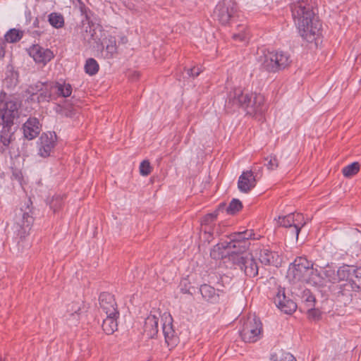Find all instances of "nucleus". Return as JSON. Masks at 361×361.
Returning a JSON list of instances; mask_svg holds the SVG:
<instances>
[{
    "instance_id": "obj_1",
    "label": "nucleus",
    "mask_w": 361,
    "mask_h": 361,
    "mask_svg": "<svg viewBox=\"0 0 361 361\" xmlns=\"http://www.w3.org/2000/svg\"><path fill=\"white\" fill-rule=\"evenodd\" d=\"M290 9L301 36L307 42L313 41L315 35L319 34L322 25L315 17L310 2L290 6Z\"/></svg>"
},
{
    "instance_id": "obj_2",
    "label": "nucleus",
    "mask_w": 361,
    "mask_h": 361,
    "mask_svg": "<svg viewBox=\"0 0 361 361\" xmlns=\"http://www.w3.org/2000/svg\"><path fill=\"white\" fill-rule=\"evenodd\" d=\"M161 318L162 324V332L164 336L165 342L168 347L173 348L178 343V337L173 329V318L170 314L165 312L162 315L157 310L151 311L150 314L145 318L143 329L144 333L148 338H154L159 331V321Z\"/></svg>"
},
{
    "instance_id": "obj_3",
    "label": "nucleus",
    "mask_w": 361,
    "mask_h": 361,
    "mask_svg": "<svg viewBox=\"0 0 361 361\" xmlns=\"http://www.w3.org/2000/svg\"><path fill=\"white\" fill-rule=\"evenodd\" d=\"M312 263L306 258L298 257L289 267L287 277L293 283L304 282L307 275L312 272Z\"/></svg>"
},
{
    "instance_id": "obj_4",
    "label": "nucleus",
    "mask_w": 361,
    "mask_h": 361,
    "mask_svg": "<svg viewBox=\"0 0 361 361\" xmlns=\"http://www.w3.org/2000/svg\"><path fill=\"white\" fill-rule=\"evenodd\" d=\"M214 17L226 25L232 22L238 16V6L234 0H222L218 3L214 11Z\"/></svg>"
},
{
    "instance_id": "obj_5",
    "label": "nucleus",
    "mask_w": 361,
    "mask_h": 361,
    "mask_svg": "<svg viewBox=\"0 0 361 361\" xmlns=\"http://www.w3.org/2000/svg\"><path fill=\"white\" fill-rule=\"evenodd\" d=\"M262 336V324L255 316H249L240 331L242 339L247 343H255Z\"/></svg>"
},
{
    "instance_id": "obj_6",
    "label": "nucleus",
    "mask_w": 361,
    "mask_h": 361,
    "mask_svg": "<svg viewBox=\"0 0 361 361\" xmlns=\"http://www.w3.org/2000/svg\"><path fill=\"white\" fill-rule=\"evenodd\" d=\"M290 63V57L287 54L270 52L265 55L262 64L267 71L276 73L288 66Z\"/></svg>"
},
{
    "instance_id": "obj_7",
    "label": "nucleus",
    "mask_w": 361,
    "mask_h": 361,
    "mask_svg": "<svg viewBox=\"0 0 361 361\" xmlns=\"http://www.w3.org/2000/svg\"><path fill=\"white\" fill-rule=\"evenodd\" d=\"M30 204H24V208H20L18 214L19 218L16 221L15 232L20 240L25 239L30 234L31 226L33 223V218L30 214Z\"/></svg>"
},
{
    "instance_id": "obj_8",
    "label": "nucleus",
    "mask_w": 361,
    "mask_h": 361,
    "mask_svg": "<svg viewBox=\"0 0 361 361\" xmlns=\"http://www.w3.org/2000/svg\"><path fill=\"white\" fill-rule=\"evenodd\" d=\"M250 239H259V237L256 236L253 230H245L231 234L230 241L227 243L229 244L231 249H237L236 252H243L248 248Z\"/></svg>"
},
{
    "instance_id": "obj_9",
    "label": "nucleus",
    "mask_w": 361,
    "mask_h": 361,
    "mask_svg": "<svg viewBox=\"0 0 361 361\" xmlns=\"http://www.w3.org/2000/svg\"><path fill=\"white\" fill-rule=\"evenodd\" d=\"M56 135L54 133H42L37 142L38 154L43 158L49 157L56 146Z\"/></svg>"
},
{
    "instance_id": "obj_10",
    "label": "nucleus",
    "mask_w": 361,
    "mask_h": 361,
    "mask_svg": "<svg viewBox=\"0 0 361 361\" xmlns=\"http://www.w3.org/2000/svg\"><path fill=\"white\" fill-rule=\"evenodd\" d=\"M250 101L245 104V110L247 114L256 116L262 114L267 109L264 97L261 94L250 93Z\"/></svg>"
},
{
    "instance_id": "obj_11",
    "label": "nucleus",
    "mask_w": 361,
    "mask_h": 361,
    "mask_svg": "<svg viewBox=\"0 0 361 361\" xmlns=\"http://www.w3.org/2000/svg\"><path fill=\"white\" fill-rule=\"evenodd\" d=\"M236 264L249 277H255L258 274L259 268L253 256L250 253L238 257Z\"/></svg>"
},
{
    "instance_id": "obj_12",
    "label": "nucleus",
    "mask_w": 361,
    "mask_h": 361,
    "mask_svg": "<svg viewBox=\"0 0 361 361\" xmlns=\"http://www.w3.org/2000/svg\"><path fill=\"white\" fill-rule=\"evenodd\" d=\"M29 54L38 63L45 65L54 57L53 52L49 49H44L39 44H33L29 49Z\"/></svg>"
},
{
    "instance_id": "obj_13",
    "label": "nucleus",
    "mask_w": 361,
    "mask_h": 361,
    "mask_svg": "<svg viewBox=\"0 0 361 361\" xmlns=\"http://www.w3.org/2000/svg\"><path fill=\"white\" fill-rule=\"evenodd\" d=\"M17 113V106L13 102H7L0 109V125L11 126Z\"/></svg>"
},
{
    "instance_id": "obj_14",
    "label": "nucleus",
    "mask_w": 361,
    "mask_h": 361,
    "mask_svg": "<svg viewBox=\"0 0 361 361\" xmlns=\"http://www.w3.org/2000/svg\"><path fill=\"white\" fill-rule=\"evenodd\" d=\"M100 308L106 316H118V312L114 296L108 293H103L99 296Z\"/></svg>"
},
{
    "instance_id": "obj_15",
    "label": "nucleus",
    "mask_w": 361,
    "mask_h": 361,
    "mask_svg": "<svg viewBox=\"0 0 361 361\" xmlns=\"http://www.w3.org/2000/svg\"><path fill=\"white\" fill-rule=\"evenodd\" d=\"M274 302L276 306L286 314H291L297 309L296 303L286 298L283 289L279 290L274 298Z\"/></svg>"
},
{
    "instance_id": "obj_16",
    "label": "nucleus",
    "mask_w": 361,
    "mask_h": 361,
    "mask_svg": "<svg viewBox=\"0 0 361 361\" xmlns=\"http://www.w3.org/2000/svg\"><path fill=\"white\" fill-rule=\"evenodd\" d=\"M250 93L245 92L240 87L234 88L228 96V104L245 109L247 101H250Z\"/></svg>"
},
{
    "instance_id": "obj_17",
    "label": "nucleus",
    "mask_w": 361,
    "mask_h": 361,
    "mask_svg": "<svg viewBox=\"0 0 361 361\" xmlns=\"http://www.w3.org/2000/svg\"><path fill=\"white\" fill-rule=\"evenodd\" d=\"M24 137L31 140L35 138L41 131V125L36 118H29L23 126Z\"/></svg>"
},
{
    "instance_id": "obj_18",
    "label": "nucleus",
    "mask_w": 361,
    "mask_h": 361,
    "mask_svg": "<svg viewBox=\"0 0 361 361\" xmlns=\"http://www.w3.org/2000/svg\"><path fill=\"white\" fill-rule=\"evenodd\" d=\"M256 180L252 171L243 172L239 177L238 187L242 192H247L255 186Z\"/></svg>"
},
{
    "instance_id": "obj_19",
    "label": "nucleus",
    "mask_w": 361,
    "mask_h": 361,
    "mask_svg": "<svg viewBox=\"0 0 361 361\" xmlns=\"http://www.w3.org/2000/svg\"><path fill=\"white\" fill-rule=\"evenodd\" d=\"M82 38L85 42L90 46L94 47V44H99L101 43V38L97 33V31L93 28V25L91 26L90 23L87 25L82 26Z\"/></svg>"
},
{
    "instance_id": "obj_20",
    "label": "nucleus",
    "mask_w": 361,
    "mask_h": 361,
    "mask_svg": "<svg viewBox=\"0 0 361 361\" xmlns=\"http://www.w3.org/2000/svg\"><path fill=\"white\" fill-rule=\"evenodd\" d=\"M259 259L261 263L265 265L278 266L280 264V257L278 253L266 248L261 250Z\"/></svg>"
},
{
    "instance_id": "obj_21",
    "label": "nucleus",
    "mask_w": 361,
    "mask_h": 361,
    "mask_svg": "<svg viewBox=\"0 0 361 361\" xmlns=\"http://www.w3.org/2000/svg\"><path fill=\"white\" fill-rule=\"evenodd\" d=\"M53 94H56L58 97H68L72 93V86L69 83L65 82H50Z\"/></svg>"
},
{
    "instance_id": "obj_22",
    "label": "nucleus",
    "mask_w": 361,
    "mask_h": 361,
    "mask_svg": "<svg viewBox=\"0 0 361 361\" xmlns=\"http://www.w3.org/2000/svg\"><path fill=\"white\" fill-rule=\"evenodd\" d=\"M200 291L202 297L211 302H216L219 300V290L207 284H203L200 286Z\"/></svg>"
},
{
    "instance_id": "obj_23",
    "label": "nucleus",
    "mask_w": 361,
    "mask_h": 361,
    "mask_svg": "<svg viewBox=\"0 0 361 361\" xmlns=\"http://www.w3.org/2000/svg\"><path fill=\"white\" fill-rule=\"evenodd\" d=\"M304 282L314 286H324V279H323L321 271H318L317 269H314L313 267L312 272L307 275V277L305 279Z\"/></svg>"
},
{
    "instance_id": "obj_24",
    "label": "nucleus",
    "mask_w": 361,
    "mask_h": 361,
    "mask_svg": "<svg viewBox=\"0 0 361 361\" xmlns=\"http://www.w3.org/2000/svg\"><path fill=\"white\" fill-rule=\"evenodd\" d=\"M80 305L79 303L73 302L69 305L67 310L66 317L71 324H76L80 318Z\"/></svg>"
},
{
    "instance_id": "obj_25",
    "label": "nucleus",
    "mask_w": 361,
    "mask_h": 361,
    "mask_svg": "<svg viewBox=\"0 0 361 361\" xmlns=\"http://www.w3.org/2000/svg\"><path fill=\"white\" fill-rule=\"evenodd\" d=\"M118 316H106L102 324V329L106 334H112L117 329Z\"/></svg>"
},
{
    "instance_id": "obj_26",
    "label": "nucleus",
    "mask_w": 361,
    "mask_h": 361,
    "mask_svg": "<svg viewBox=\"0 0 361 361\" xmlns=\"http://www.w3.org/2000/svg\"><path fill=\"white\" fill-rule=\"evenodd\" d=\"M11 126H4L0 134V148L1 151H4L11 143L12 133L10 132Z\"/></svg>"
},
{
    "instance_id": "obj_27",
    "label": "nucleus",
    "mask_w": 361,
    "mask_h": 361,
    "mask_svg": "<svg viewBox=\"0 0 361 361\" xmlns=\"http://www.w3.org/2000/svg\"><path fill=\"white\" fill-rule=\"evenodd\" d=\"M227 249L231 250L227 241L219 243L214 246L211 250L210 255L214 259L222 258L226 255L224 251Z\"/></svg>"
},
{
    "instance_id": "obj_28",
    "label": "nucleus",
    "mask_w": 361,
    "mask_h": 361,
    "mask_svg": "<svg viewBox=\"0 0 361 361\" xmlns=\"http://www.w3.org/2000/svg\"><path fill=\"white\" fill-rule=\"evenodd\" d=\"M44 86L43 88H42V90H40L37 95V99L38 102H49L50 99H51L53 95V92L51 88H49L51 87L50 82H44Z\"/></svg>"
},
{
    "instance_id": "obj_29",
    "label": "nucleus",
    "mask_w": 361,
    "mask_h": 361,
    "mask_svg": "<svg viewBox=\"0 0 361 361\" xmlns=\"http://www.w3.org/2000/svg\"><path fill=\"white\" fill-rule=\"evenodd\" d=\"M104 58L111 59L117 53L116 40L114 37H110L106 42Z\"/></svg>"
},
{
    "instance_id": "obj_30",
    "label": "nucleus",
    "mask_w": 361,
    "mask_h": 361,
    "mask_svg": "<svg viewBox=\"0 0 361 361\" xmlns=\"http://www.w3.org/2000/svg\"><path fill=\"white\" fill-rule=\"evenodd\" d=\"M353 267L348 265L341 267L336 274L337 281L349 280L351 282Z\"/></svg>"
},
{
    "instance_id": "obj_31",
    "label": "nucleus",
    "mask_w": 361,
    "mask_h": 361,
    "mask_svg": "<svg viewBox=\"0 0 361 361\" xmlns=\"http://www.w3.org/2000/svg\"><path fill=\"white\" fill-rule=\"evenodd\" d=\"M23 36V32L13 28L9 30L4 35L3 38L6 42L15 43L21 39Z\"/></svg>"
},
{
    "instance_id": "obj_32",
    "label": "nucleus",
    "mask_w": 361,
    "mask_h": 361,
    "mask_svg": "<svg viewBox=\"0 0 361 361\" xmlns=\"http://www.w3.org/2000/svg\"><path fill=\"white\" fill-rule=\"evenodd\" d=\"M49 22L55 28H61L64 25V18L59 13H51L49 15Z\"/></svg>"
},
{
    "instance_id": "obj_33",
    "label": "nucleus",
    "mask_w": 361,
    "mask_h": 361,
    "mask_svg": "<svg viewBox=\"0 0 361 361\" xmlns=\"http://www.w3.org/2000/svg\"><path fill=\"white\" fill-rule=\"evenodd\" d=\"M4 85L8 89L14 88L18 84V73L10 71L4 80Z\"/></svg>"
},
{
    "instance_id": "obj_34",
    "label": "nucleus",
    "mask_w": 361,
    "mask_h": 361,
    "mask_svg": "<svg viewBox=\"0 0 361 361\" xmlns=\"http://www.w3.org/2000/svg\"><path fill=\"white\" fill-rule=\"evenodd\" d=\"M302 219V216L300 214H290L285 216L282 221L281 224L283 226L286 228H288L293 224H298V222H300V220Z\"/></svg>"
},
{
    "instance_id": "obj_35",
    "label": "nucleus",
    "mask_w": 361,
    "mask_h": 361,
    "mask_svg": "<svg viewBox=\"0 0 361 361\" xmlns=\"http://www.w3.org/2000/svg\"><path fill=\"white\" fill-rule=\"evenodd\" d=\"M360 169V164L359 162H353L342 169L343 175L346 178L352 177L357 174Z\"/></svg>"
},
{
    "instance_id": "obj_36",
    "label": "nucleus",
    "mask_w": 361,
    "mask_h": 361,
    "mask_svg": "<svg viewBox=\"0 0 361 361\" xmlns=\"http://www.w3.org/2000/svg\"><path fill=\"white\" fill-rule=\"evenodd\" d=\"M99 64L97 61L92 58L87 59L85 64V73L90 75H94L99 71Z\"/></svg>"
},
{
    "instance_id": "obj_37",
    "label": "nucleus",
    "mask_w": 361,
    "mask_h": 361,
    "mask_svg": "<svg viewBox=\"0 0 361 361\" xmlns=\"http://www.w3.org/2000/svg\"><path fill=\"white\" fill-rule=\"evenodd\" d=\"M351 283L354 288L361 290V267H353Z\"/></svg>"
},
{
    "instance_id": "obj_38",
    "label": "nucleus",
    "mask_w": 361,
    "mask_h": 361,
    "mask_svg": "<svg viewBox=\"0 0 361 361\" xmlns=\"http://www.w3.org/2000/svg\"><path fill=\"white\" fill-rule=\"evenodd\" d=\"M321 273L323 276V279H324V286L326 284V283H334L337 282L336 273L333 269L329 267L324 270H322Z\"/></svg>"
},
{
    "instance_id": "obj_39",
    "label": "nucleus",
    "mask_w": 361,
    "mask_h": 361,
    "mask_svg": "<svg viewBox=\"0 0 361 361\" xmlns=\"http://www.w3.org/2000/svg\"><path fill=\"white\" fill-rule=\"evenodd\" d=\"M44 82L38 81L35 84L30 85L27 90V93L32 96L37 95L39 92L42 90V88L44 86Z\"/></svg>"
},
{
    "instance_id": "obj_40",
    "label": "nucleus",
    "mask_w": 361,
    "mask_h": 361,
    "mask_svg": "<svg viewBox=\"0 0 361 361\" xmlns=\"http://www.w3.org/2000/svg\"><path fill=\"white\" fill-rule=\"evenodd\" d=\"M305 225V223L298 222V224H293V226L287 228V232L293 235L296 239L298 238L299 233L302 227Z\"/></svg>"
},
{
    "instance_id": "obj_41",
    "label": "nucleus",
    "mask_w": 361,
    "mask_h": 361,
    "mask_svg": "<svg viewBox=\"0 0 361 361\" xmlns=\"http://www.w3.org/2000/svg\"><path fill=\"white\" fill-rule=\"evenodd\" d=\"M152 172V166L148 160H144L140 165V173L142 176H146Z\"/></svg>"
},
{
    "instance_id": "obj_42",
    "label": "nucleus",
    "mask_w": 361,
    "mask_h": 361,
    "mask_svg": "<svg viewBox=\"0 0 361 361\" xmlns=\"http://www.w3.org/2000/svg\"><path fill=\"white\" fill-rule=\"evenodd\" d=\"M265 160L268 161L266 166L269 170L276 169L279 166V161L276 156L270 155L265 158Z\"/></svg>"
},
{
    "instance_id": "obj_43",
    "label": "nucleus",
    "mask_w": 361,
    "mask_h": 361,
    "mask_svg": "<svg viewBox=\"0 0 361 361\" xmlns=\"http://www.w3.org/2000/svg\"><path fill=\"white\" fill-rule=\"evenodd\" d=\"M243 208V204H228L225 209L228 214L234 215L240 212Z\"/></svg>"
},
{
    "instance_id": "obj_44",
    "label": "nucleus",
    "mask_w": 361,
    "mask_h": 361,
    "mask_svg": "<svg viewBox=\"0 0 361 361\" xmlns=\"http://www.w3.org/2000/svg\"><path fill=\"white\" fill-rule=\"evenodd\" d=\"M277 353L280 358L279 361H296L295 357L289 353L281 350Z\"/></svg>"
},
{
    "instance_id": "obj_45",
    "label": "nucleus",
    "mask_w": 361,
    "mask_h": 361,
    "mask_svg": "<svg viewBox=\"0 0 361 361\" xmlns=\"http://www.w3.org/2000/svg\"><path fill=\"white\" fill-rule=\"evenodd\" d=\"M202 71V70L201 69V68L193 67V68L188 70V74L190 76L195 78V77L198 76Z\"/></svg>"
},
{
    "instance_id": "obj_46",
    "label": "nucleus",
    "mask_w": 361,
    "mask_h": 361,
    "mask_svg": "<svg viewBox=\"0 0 361 361\" xmlns=\"http://www.w3.org/2000/svg\"><path fill=\"white\" fill-rule=\"evenodd\" d=\"M6 43L3 38H0V59H3L5 56Z\"/></svg>"
},
{
    "instance_id": "obj_47",
    "label": "nucleus",
    "mask_w": 361,
    "mask_h": 361,
    "mask_svg": "<svg viewBox=\"0 0 361 361\" xmlns=\"http://www.w3.org/2000/svg\"><path fill=\"white\" fill-rule=\"evenodd\" d=\"M233 38L235 40H239V41L243 42L246 39L247 35L245 32H239V33L233 34Z\"/></svg>"
},
{
    "instance_id": "obj_48",
    "label": "nucleus",
    "mask_w": 361,
    "mask_h": 361,
    "mask_svg": "<svg viewBox=\"0 0 361 361\" xmlns=\"http://www.w3.org/2000/svg\"><path fill=\"white\" fill-rule=\"evenodd\" d=\"M310 2V0H291L290 6H295Z\"/></svg>"
},
{
    "instance_id": "obj_49",
    "label": "nucleus",
    "mask_w": 361,
    "mask_h": 361,
    "mask_svg": "<svg viewBox=\"0 0 361 361\" xmlns=\"http://www.w3.org/2000/svg\"><path fill=\"white\" fill-rule=\"evenodd\" d=\"M277 358H279L277 353H274L271 354L270 361H277Z\"/></svg>"
},
{
    "instance_id": "obj_50",
    "label": "nucleus",
    "mask_w": 361,
    "mask_h": 361,
    "mask_svg": "<svg viewBox=\"0 0 361 361\" xmlns=\"http://www.w3.org/2000/svg\"><path fill=\"white\" fill-rule=\"evenodd\" d=\"M308 314L310 317H312L314 318H316L317 317V312L314 310H309Z\"/></svg>"
},
{
    "instance_id": "obj_51",
    "label": "nucleus",
    "mask_w": 361,
    "mask_h": 361,
    "mask_svg": "<svg viewBox=\"0 0 361 361\" xmlns=\"http://www.w3.org/2000/svg\"><path fill=\"white\" fill-rule=\"evenodd\" d=\"M216 218V214H209L206 216L207 221H213Z\"/></svg>"
},
{
    "instance_id": "obj_52",
    "label": "nucleus",
    "mask_w": 361,
    "mask_h": 361,
    "mask_svg": "<svg viewBox=\"0 0 361 361\" xmlns=\"http://www.w3.org/2000/svg\"><path fill=\"white\" fill-rule=\"evenodd\" d=\"M33 25L35 27H39V20L37 18H36L33 23Z\"/></svg>"
},
{
    "instance_id": "obj_53",
    "label": "nucleus",
    "mask_w": 361,
    "mask_h": 361,
    "mask_svg": "<svg viewBox=\"0 0 361 361\" xmlns=\"http://www.w3.org/2000/svg\"><path fill=\"white\" fill-rule=\"evenodd\" d=\"M230 203H242L238 199L233 198Z\"/></svg>"
},
{
    "instance_id": "obj_54",
    "label": "nucleus",
    "mask_w": 361,
    "mask_h": 361,
    "mask_svg": "<svg viewBox=\"0 0 361 361\" xmlns=\"http://www.w3.org/2000/svg\"><path fill=\"white\" fill-rule=\"evenodd\" d=\"M226 204H221L220 207H219V209H224V208H223L224 206H226Z\"/></svg>"
},
{
    "instance_id": "obj_55",
    "label": "nucleus",
    "mask_w": 361,
    "mask_h": 361,
    "mask_svg": "<svg viewBox=\"0 0 361 361\" xmlns=\"http://www.w3.org/2000/svg\"><path fill=\"white\" fill-rule=\"evenodd\" d=\"M37 35H39L41 32L36 31Z\"/></svg>"
},
{
    "instance_id": "obj_56",
    "label": "nucleus",
    "mask_w": 361,
    "mask_h": 361,
    "mask_svg": "<svg viewBox=\"0 0 361 361\" xmlns=\"http://www.w3.org/2000/svg\"><path fill=\"white\" fill-rule=\"evenodd\" d=\"M309 298L311 299V300H314V298L312 296H310Z\"/></svg>"
},
{
    "instance_id": "obj_57",
    "label": "nucleus",
    "mask_w": 361,
    "mask_h": 361,
    "mask_svg": "<svg viewBox=\"0 0 361 361\" xmlns=\"http://www.w3.org/2000/svg\"><path fill=\"white\" fill-rule=\"evenodd\" d=\"M85 16H86V18H87V19H88V16H87V14H85Z\"/></svg>"
},
{
    "instance_id": "obj_58",
    "label": "nucleus",
    "mask_w": 361,
    "mask_h": 361,
    "mask_svg": "<svg viewBox=\"0 0 361 361\" xmlns=\"http://www.w3.org/2000/svg\"><path fill=\"white\" fill-rule=\"evenodd\" d=\"M280 360V358H277V361H279Z\"/></svg>"
},
{
    "instance_id": "obj_59",
    "label": "nucleus",
    "mask_w": 361,
    "mask_h": 361,
    "mask_svg": "<svg viewBox=\"0 0 361 361\" xmlns=\"http://www.w3.org/2000/svg\"><path fill=\"white\" fill-rule=\"evenodd\" d=\"M0 361H2L1 360H0Z\"/></svg>"
}]
</instances>
